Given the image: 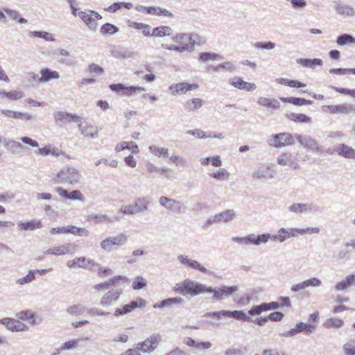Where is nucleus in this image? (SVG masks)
Returning a JSON list of instances; mask_svg holds the SVG:
<instances>
[{"instance_id":"nucleus-1","label":"nucleus","mask_w":355,"mask_h":355,"mask_svg":"<svg viewBox=\"0 0 355 355\" xmlns=\"http://www.w3.org/2000/svg\"><path fill=\"white\" fill-rule=\"evenodd\" d=\"M238 290V286H228L223 285L220 287L212 288L189 279L177 284L175 288V291L182 295H189L191 297H194L205 293L212 294L211 300L213 301H222L225 297L232 295Z\"/></svg>"},{"instance_id":"nucleus-2","label":"nucleus","mask_w":355,"mask_h":355,"mask_svg":"<svg viewBox=\"0 0 355 355\" xmlns=\"http://www.w3.org/2000/svg\"><path fill=\"white\" fill-rule=\"evenodd\" d=\"M81 172L74 166H65L60 169L53 178L55 183L74 186L80 184Z\"/></svg>"},{"instance_id":"nucleus-3","label":"nucleus","mask_w":355,"mask_h":355,"mask_svg":"<svg viewBox=\"0 0 355 355\" xmlns=\"http://www.w3.org/2000/svg\"><path fill=\"white\" fill-rule=\"evenodd\" d=\"M150 205V200L146 197L137 198L133 204L123 205L119 212L123 215H135L138 213L147 212Z\"/></svg>"},{"instance_id":"nucleus-4","label":"nucleus","mask_w":355,"mask_h":355,"mask_svg":"<svg viewBox=\"0 0 355 355\" xmlns=\"http://www.w3.org/2000/svg\"><path fill=\"white\" fill-rule=\"evenodd\" d=\"M127 241V235L123 233H119L116 236H109L101 241L100 247L105 252H111L124 245Z\"/></svg>"},{"instance_id":"nucleus-5","label":"nucleus","mask_w":355,"mask_h":355,"mask_svg":"<svg viewBox=\"0 0 355 355\" xmlns=\"http://www.w3.org/2000/svg\"><path fill=\"white\" fill-rule=\"evenodd\" d=\"M295 139V135L293 136L288 132H282L272 135L268 139V144L272 147L280 148L294 144Z\"/></svg>"},{"instance_id":"nucleus-6","label":"nucleus","mask_w":355,"mask_h":355,"mask_svg":"<svg viewBox=\"0 0 355 355\" xmlns=\"http://www.w3.org/2000/svg\"><path fill=\"white\" fill-rule=\"evenodd\" d=\"M78 17L87 25L90 31H95L98 26L97 21L102 19V16L97 12L89 10L87 12L79 11Z\"/></svg>"},{"instance_id":"nucleus-7","label":"nucleus","mask_w":355,"mask_h":355,"mask_svg":"<svg viewBox=\"0 0 355 355\" xmlns=\"http://www.w3.org/2000/svg\"><path fill=\"white\" fill-rule=\"evenodd\" d=\"M205 317H211L216 320H220L223 317L233 318L236 320H250L243 311H225L208 312L205 314Z\"/></svg>"},{"instance_id":"nucleus-8","label":"nucleus","mask_w":355,"mask_h":355,"mask_svg":"<svg viewBox=\"0 0 355 355\" xmlns=\"http://www.w3.org/2000/svg\"><path fill=\"white\" fill-rule=\"evenodd\" d=\"M295 138L302 147L312 151L313 153H319L322 150L318 141L310 136H302L301 135L295 134Z\"/></svg>"},{"instance_id":"nucleus-9","label":"nucleus","mask_w":355,"mask_h":355,"mask_svg":"<svg viewBox=\"0 0 355 355\" xmlns=\"http://www.w3.org/2000/svg\"><path fill=\"white\" fill-rule=\"evenodd\" d=\"M315 329V326L311 324H307L300 322L296 324L295 327L280 334L281 336L293 337L299 333L304 332L306 334H311Z\"/></svg>"},{"instance_id":"nucleus-10","label":"nucleus","mask_w":355,"mask_h":355,"mask_svg":"<svg viewBox=\"0 0 355 355\" xmlns=\"http://www.w3.org/2000/svg\"><path fill=\"white\" fill-rule=\"evenodd\" d=\"M291 212L298 214L315 213L320 210V206L316 203H293L288 207Z\"/></svg>"},{"instance_id":"nucleus-11","label":"nucleus","mask_w":355,"mask_h":355,"mask_svg":"<svg viewBox=\"0 0 355 355\" xmlns=\"http://www.w3.org/2000/svg\"><path fill=\"white\" fill-rule=\"evenodd\" d=\"M123 289L119 286L115 287L114 289L110 290L102 297L101 300V304L103 306H109L114 304L119 298L121 295Z\"/></svg>"},{"instance_id":"nucleus-12","label":"nucleus","mask_w":355,"mask_h":355,"mask_svg":"<svg viewBox=\"0 0 355 355\" xmlns=\"http://www.w3.org/2000/svg\"><path fill=\"white\" fill-rule=\"evenodd\" d=\"M161 341V336L155 334L148 338L144 342L137 344L140 351L144 353H150L153 352Z\"/></svg>"},{"instance_id":"nucleus-13","label":"nucleus","mask_w":355,"mask_h":355,"mask_svg":"<svg viewBox=\"0 0 355 355\" xmlns=\"http://www.w3.org/2000/svg\"><path fill=\"white\" fill-rule=\"evenodd\" d=\"M198 87V86L196 84H190L186 82H182L171 85L168 89L171 94L173 96H175L178 94H184L187 92L192 89H196Z\"/></svg>"},{"instance_id":"nucleus-14","label":"nucleus","mask_w":355,"mask_h":355,"mask_svg":"<svg viewBox=\"0 0 355 355\" xmlns=\"http://www.w3.org/2000/svg\"><path fill=\"white\" fill-rule=\"evenodd\" d=\"M145 306V301L141 298H139L135 301H132L130 304L123 306L121 308L116 309L114 315L116 317L130 313L137 307H144Z\"/></svg>"},{"instance_id":"nucleus-15","label":"nucleus","mask_w":355,"mask_h":355,"mask_svg":"<svg viewBox=\"0 0 355 355\" xmlns=\"http://www.w3.org/2000/svg\"><path fill=\"white\" fill-rule=\"evenodd\" d=\"M159 204L161 207L173 212H180L182 207L180 201L164 196L159 198Z\"/></svg>"},{"instance_id":"nucleus-16","label":"nucleus","mask_w":355,"mask_h":355,"mask_svg":"<svg viewBox=\"0 0 355 355\" xmlns=\"http://www.w3.org/2000/svg\"><path fill=\"white\" fill-rule=\"evenodd\" d=\"M0 324L4 325L8 330L12 331H24L28 329L25 324L18 320L10 318L1 319Z\"/></svg>"},{"instance_id":"nucleus-17","label":"nucleus","mask_w":355,"mask_h":355,"mask_svg":"<svg viewBox=\"0 0 355 355\" xmlns=\"http://www.w3.org/2000/svg\"><path fill=\"white\" fill-rule=\"evenodd\" d=\"M327 109L333 114L355 115V106L349 103H343L336 105H328Z\"/></svg>"},{"instance_id":"nucleus-18","label":"nucleus","mask_w":355,"mask_h":355,"mask_svg":"<svg viewBox=\"0 0 355 355\" xmlns=\"http://www.w3.org/2000/svg\"><path fill=\"white\" fill-rule=\"evenodd\" d=\"M173 42L178 44L179 47H183V52L191 51L193 45L191 44V37L187 33H178L172 37Z\"/></svg>"},{"instance_id":"nucleus-19","label":"nucleus","mask_w":355,"mask_h":355,"mask_svg":"<svg viewBox=\"0 0 355 355\" xmlns=\"http://www.w3.org/2000/svg\"><path fill=\"white\" fill-rule=\"evenodd\" d=\"M55 191L60 196L64 199L80 201L84 200L83 195L79 190H73L69 192L62 187H57Z\"/></svg>"},{"instance_id":"nucleus-20","label":"nucleus","mask_w":355,"mask_h":355,"mask_svg":"<svg viewBox=\"0 0 355 355\" xmlns=\"http://www.w3.org/2000/svg\"><path fill=\"white\" fill-rule=\"evenodd\" d=\"M111 55L115 58L119 60L128 58L135 59L137 56V53L130 51L127 49L120 46H114L111 50Z\"/></svg>"},{"instance_id":"nucleus-21","label":"nucleus","mask_w":355,"mask_h":355,"mask_svg":"<svg viewBox=\"0 0 355 355\" xmlns=\"http://www.w3.org/2000/svg\"><path fill=\"white\" fill-rule=\"evenodd\" d=\"M54 119L56 121L62 123H69L71 122H80L81 117L76 114H70L66 112L58 111L53 114Z\"/></svg>"},{"instance_id":"nucleus-22","label":"nucleus","mask_w":355,"mask_h":355,"mask_svg":"<svg viewBox=\"0 0 355 355\" xmlns=\"http://www.w3.org/2000/svg\"><path fill=\"white\" fill-rule=\"evenodd\" d=\"M178 260L184 266L199 270L203 273H207L208 272L207 269L205 267L202 266L197 261L189 259L187 256L182 254L179 255L178 257Z\"/></svg>"},{"instance_id":"nucleus-23","label":"nucleus","mask_w":355,"mask_h":355,"mask_svg":"<svg viewBox=\"0 0 355 355\" xmlns=\"http://www.w3.org/2000/svg\"><path fill=\"white\" fill-rule=\"evenodd\" d=\"M270 167L269 165H261L252 173V177L258 180H267L274 178V175L269 173Z\"/></svg>"},{"instance_id":"nucleus-24","label":"nucleus","mask_w":355,"mask_h":355,"mask_svg":"<svg viewBox=\"0 0 355 355\" xmlns=\"http://www.w3.org/2000/svg\"><path fill=\"white\" fill-rule=\"evenodd\" d=\"M77 245L73 243H67L54 247V252L56 256L74 254L76 252Z\"/></svg>"},{"instance_id":"nucleus-25","label":"nucleus","mask_w":355,"mask_h":355,"mask_svg":"<svg viewBox=\"0 0 355 355\" xmlns=\"http://www.w3.org/2000/svg\"><path fill=\"white\" fill-rule=\"evenodd\" d=\"M277 163L282 166H288L293 169H299L300 165L293 160L291 153H283L277 157Z\"/></svg>"},{"instance_id":"nucleus-26","label":"nucleus","mask_w":355,"mask_h":355,"mask_svg":"<svg viewBox=\"0 0 355 355\" xmlns=\"http://www.w3.org/2000/svg\"><path fill=\"white\" fill-rule=\"evenodd\" d=\"M335 10L337 14L344 17H353L355 15V9L347 4L336 2Z\"/></svg>"},{"instance_id":"nucleus-27","label":"nucleus","mask_w":355,"mask_h":355,"mask_svg":"<svg viewBox=\"0 0 355 355\" xmlns=\"http://www.w3.org/2000/svg\"><path fill=\"white\" fill-rule=\"evenodd\" d=\"M78 129L80 131L81 134L85 137L96 139L98 136L96 127L88 125L87 123H80L78 125Z\"/></svg>"},{"instance_id":"nucleus-28","label":"nucleus","mask_w":355,"mask_h":355,"mask_svg":"<svg viewBox=\"0 0 355 355\" xmlns=\"http://www.w3.org/2000/svg\"><path fill=\"white\" fill-rule=\"evenodd\" d=\"M270 238V234H262L259 235H255L254 234H250L248 235V245H259L261 243H266L268 241V239Z\"/></svg>"},{"instance_id":"nucleus-29","label":"nucleus","mask_w":355,"mask_h":355,"mask_svg":"<svg viewBox=\"0 0 355 355\" xmlns=\"http://www.w3.org/2000/svg\"><path fill=\"white\" fill-rule=\"evenodd\" d=\"M355 285V272L347 275L344 279L335 285L337 291H342Z\"/></svg>"},{"instance_id":"nucleus-30","label":"nucleus","mask_w":355,"mask_h":355,"mask_svg":"<svg viewBox=\"0 0 355 355\" xmlns=\"http://www.w3.org/2000/svg\"><path fill=\"white\" fill-rule=\"evenodd\" d=\"M122 279H125V277L120 275L114 277V278L110 279L105 282L96 284L94 286V288L97 291H101L103 290H107L112 286L117 287L118 282Z\"/></svg>"},{"instance_id":"nucleus-31","label":"nucleus","mask_w":355,"mask_h":355,"mask_svg":"<svg viewBox=\"0 0 355 355\" xmlns=\"http://www.w3.org/2000/svg\"><path fill=\"white\" fill-rule=\"evenodd\" d=\"M320 228L319 227H308L306 229H300V228H289L286 229V236L288 238L297 236L298 234H303L306 232L311 233H319Z\"/></svg>"},{"instance_id":"nucleus-32","label":"nucleus","mask_w":355,"mask_h":355,"mask_svg":"<svg viewBox=\"0 0 355 355\" xmlns=\"http://www.w3.org/2000/svg\"><path fill=\"white\" fill-rule=\"evenodd\" d=\"M1 112L5 116L8 118L19 119L21 120H31L33 118L31 114L21 112H15L6 109H3Z\"/></svg>"},{"instance_id":"nucleus-33","label":"nucleus","mask_w":355,"mask_h":355,"mask_svg":"<svg viewBox=\"0 0 355 355\" xmlns=\"http://www.w3.org/2000/svg\"><path fill=\"white\" fill-rule=\"evenodd\" d=\"M172 28L167 26H161L152 29L150 36L155 37H163L172 35Z\"/></svg>"},{"instance_id":"nucleus-34","label":"nucleus","mask_w":355,"mask_h":355,"mask_svg":"<svg viewBox=\"0 0 355 355\" xmlns=\"http://www.w3.org/2000/svg\"><path fill=\"white\" fill-rule=\"evenodd\" d=\"M19 229L25 231H33L36 229H40L42 227V224L40 220H32L27 222H19L17 223Z\"/></svg>"},{"instance_id":"nucleus-35","label":"nucleus","mask_w":355,"mask_h":355,"mask_svg":"<svg viewBox=\"0 0 355 355\" xmlns=\"http://www.w3.org/2000/svg\"><path fill=\"white\" fill-rule=\"evenodd\" d=\"M297 63L304 67L313 69L316 66H322L323 62L321 59L319 58H300L297 60Z\"/></svg>"},{"instance_id":"nucleus-36","label":"nucleus","mask_w":355,"mask_h":355,"mask_svg":"<svg viewBox=\"0 0 355 355\" xmlns=\"http://www.w3.org/2000/svg\"><path fill=\"white\" fill-rule=\"evenodd\" d=\"M336 151L338 153L348 159H355V149L344 144L338 146Z\"/></svg>"},{"instance_id":"nucleus-37","label":"nucleus","mask_w":355,"mask_h":355,"mask_svg":"<svg viewBox=\"0 0 355 355\" xmlns=\"http://www.w3.org/2000/svg\"><path fill=\"white\" fill-rule=\"evenodd\" d=\"M41 77L39 79L40 83H46L51 79H58L59 73L55 71H52L50 69L46 68L40 71Z\"/></svg>"},{"instance_id":"nucleus-38","label":"nucleus","mask_w":355,"mask_h":355,"mask_svg":"<svg viewBox=\"0 0 355 355\" xmlns=\"http://www.w3.org/2000/svg\"><path fill=\"white\" fill-rule=\"evenodd\" d=\"M184 302V300L181 297H172L167 298L159 303L155 304L153 307L155 309H163L166 306H170L173 304H182Z\"/></svg>"},{"instance_id":"nucleus-39","label":"nucleus","mask_w":355,"mask_h":355,"mask_svg":"<svg viewBox=\"0 0 355 355\" xmlns=\"http://www.w3.org/2000/svg\"><path fill=\"white\" fill-rule=\"evenodd\" d=\"M88 220L97 223H111L114 220L105 214H91L88 216Z\"/></svg>"},{"instance_id":"nucleus-40","label":"nucleus","mask_w":355,"mask_h":355,"mask_svg":"<svg viewBox=\"0 0 355 355\" xmlns=\"http://www.w3.org/2000/svg\"><path fill=\"white\" fill-rule=\"evenodd\" d=\"M125 149L130 150L133 153H139L138 146L135 144L133 141H122L121 143L117 144L115 148L116 152H120Z\"/></svg>"},{"instance_id":"nucleus-41","label":"nucleus","mask_w":355,"mask_h":355,"mask_svg":"<svg viewBox=\"0 0 355 355\" xmlns=\"http://www.w3.org/2000/svg\"><path fill=\"white\" fill-rule=\"evenodd\" d=\"M257 103L262 106L270 107L273 109H279L280 107L279 102L275 98H268L266 97H259Z\"/></svg>"},{"instance_id":"nucleus-42","label":"nucleus","mask_w":355,"mask_h":355,"mask_svg":"<svg viewBox=\"0 0 355 355\" xmlns=\"http://www.w3.org/2000/svg\"><path fill=\"white\" fill-rule=\"evenodd\" d=\"M280 100L284 103H289L297 106L311 105L312 103L309 100L297 97H282Z\"/></svg>"},{"instance_id":"nucleus-43","label":"nucleus","mask_w":355,"mask_h":355,"mask_svg":"<svg viewBox=\"0 0 355 355\" xmlns=\"http://www.w3.org/2000/svg\"><path fill=\"white\" fill-rule=\"evenodd\" d=\"M16 317L19 320L27 321L31 325L35 324V314L31 310L19 312L17 313Z\"/></svg>"},{"instance_id":"nucleus-44","label":"nucleus","mask_w":355,"mask_h":355,"mask_svg":"<svg viewBox=\"0 0 355 355\" xmlns=\"http://www.w3.org/2000/svg\"><path fill=\"white\" fill-rule=\"evenodd\" d=\"M128 26L137 30H142V33L146 37L150 36L151 27L148 24L136 21H129Z\"/></svg>"},{"instance_id":"nucleus-45","label":"nucleus","mask_w":355,"mask_h":355,"mask_svg":"<svg viewBox=\"0 0 355 355\" xmlns=\"http://www.w3.org/2000/svg\"><path fill=\"white\" fill-rule=\"evenodd\" d=\"M148 14L157 16H165L168 17H173V13L169 10L161 7L156 6H149Z\"/></svg>"},{"instance_id":"nucleus-46","label":"nucleus","mask_w":355,"mask_h":355,"mask_svg":"<svg viewBox=\"0 0 355 355\" xmlns=\"http://www.w3.org/2000/svg\"><path fill=\"white\" fill-rule=\"evenodd\" d=\"M212 69L213 71L216 72H218L220 69H224L229 72H233L236 70V65L232 62H225L221 64H219L217 66H209L208 69Z\"/></svg>"},{"instance_id":"nucleus-47","label":"nucleus","mask_w":355,"mask_h":355,"mask_svg":"<svg viewBox=\"0 0 355 355\" xmlns=\"http://www.w3.org/2000/svg\"><path fill=\"white\" fill-rule=\"evenodd\" d=\"M67 234L70 233L73 235H78L81 236H88L89 232L85 227H77L74 225H68L66 227Z\"/></svg>"},{"instance_id":"nucleus-48","label":"nucleus","mask_w":355,"mask_h":355,"mask_svg":"<svg viewBox=\"0 0 355 355\" xmlns=\"http://www.w3.org/2000/svg\"><path fill=\"white\" fill-rule=\"evenodd\" d=\"M204 101L198 98H193L189 101L187 102L185 105V109L186 110L189 112H193L195 110H197L200 109Z\"/></svg>"},{"instance_id":"nucleus-49","label":"nucleus","mask_w":355,"mask_h":355,"mask_svg":"<svg viewBox=\"0 0 355 355\" xmlns=\"http://www.w3.org/2000/svg\"><path fill=\"white\" fill-rule=\"evenodd\" d=\"M86 311V307L81 304L71 305L67 309L69 314L76 316L83 315Z\"/></svg>"},{"instance_id":"nucleus-50","label":"nucleus","mask_w":355,"mask_h":355,"mask_svg":"<svg viewBox=\"0 0 355 355\" xmlns=\"http://www.w3.org/2000/svg\"><path fill=\"white\" fill-rule=\"evenodd\" d=\"M148 149L150 153L159 157H168V150L166 148H161L155 145H150Z\"/></svg>"},{"instance_id":"nucleus-51","label":"nucleus","mask_w":355,"mask_h":355,"mask_svg":"<svg viewBox=\"0 0 355 355\" xmlns=\"http://www.w3.org/2000/svg\"><path fill=\"white\" fill-rule=\"evenodd\" d=\"M276 82L279 84L288 85L291 87L300 88V87H304L306 86L305 84H304L298 80H289V79L284 78H277Z\"/></svg>"},{"instance_id":"nucleus-52","label":"nucleus","mask_w":355,"mask_h":355,"mask_svg":"<svg viewBox=\"0 0 355 355\" xmlns=\"http://www.w3.org/2000/svg\"><path fill=\"white\" fill-rule=\"evenodd\" d=\"M3 11L11 19L17 21L19 24H26L28 22L27 19L19 17V13L17 10L3 8Z\"/></svg>"},{"instance_id":"nucleus-53","label":"nucleus","mask_w":355,"mask_h":355,"mask_svg":"<svg viewBox=\"0 0 355 355\" xmlns=\"http://www.w3.org/2000/svg\"><path fill=\"white\" fill-rule=\"evenodd\" d=\"M210 176L217 180L223 181L227 180L229 178L230 173L227 172L226 169L220 168L218 170L211 173Z\"/></svg>"},{"instance_id":"nucleus-54","label":"nucleus","mask_w":355,"mask_h":355,"mask_svg":"<svg viewBox=\"0 0 355 355\" xmlns=\"http://www.w3.org/2000/svg\"><path fill=\"white\" fill-rule=\"evenodd\" d=\"M119 31V29L118 27L110 23H106L103 24L100 30L101 34L110 35H114L118 33Z\"/></svg>"},{"instance_id":"nucleus-55","label":"nucleus","mask_w":355,"mask_h":355,"mask_svg":"<svg viewBox=\"0 0 355 355\" xmlns=\"http://www.w3.org/2000/svg\"><path fill=\"white\" fill-rule=\"evenodd\" d=\"M220 222H228L233 220L236 216V213L233 209L225 210L218 214Z\"/></svg>"},{"instance_id":"nucleus-56","label":"nucleus","mask_w":355,"mask_h":355,"mask_svg":"<svg viewBox=\"0 0 355 355\" xmlns=\"http://www.w3.org/2000/svg\"><path fill=\"white\" fill-rule=\"evenodd\" d=\"M221 56L216 53L202 52L199 54V60L202 62H208L209 60H220Z\"/></svg>"},{"instance_id":"nucleus-57","label":"nucleus","mask_w":355,"mask_h":355,"mask_svg":"<svg viewBox=\"0 0 355 355\" xmlns=\"http://www.w3.org/2000/svg\"><path fill=\"white\" fill-rule=\"evenodd\" d=\"M35 279V270H30L26 276L17 279L16 282L19 285H24L32 282Z\"/></svg>"},{"instance_id":"nucleus-58","label":"nucleus","mask_w":355,"mask_h":355,"mask_svg":"<svg viewBox=\"0 0 355 355\" xmlns=\"http://www.w3.org/2000/svg\"><path fill=\"white\" fill-rule=\"evenodd\" d=\"M29 35L33 37L43 38L46 41H55L53 34L45 31H31Z\"/></svg>"},{"instance_id":"nucleus-59","label":"nucleus","mask_w":355,"mask_h":355,"mask_svg":"<svg viewBox=\"0 0 355 355\" xmlns=\"http://www.w3.org/2000/svg\"><path fill=\"white\" fill-rule=\"evenodd\" d=\"M344 324V322L343 320L336 318H331L327 320V321L324 323V326L326 328L336 327L339 328L343 327Z\"/></svg>"},{"instance_id":"nucleus-60","label":"nucleus","mask_w":355,"mask_h":355,"mask_svg":"<svg viewBox=\"0 0 355 355\" xmlns=\"http://www.w3.org/2000/svg\"><path fill=\"white\" fill-rule=\"evenodd\" d=\"M290 119L295 122L309 123L311 121V117L304 114L292 113L290 115Z\"/></svg>"},{"instance_id":"nucleus-61","label":"nucleus","mask_w":355,"mask_h":355,"mask_svg":"<svg viewBox=\"0 0 355 355\" xmlns=\"http://www.w3.org/2000/svg\"><path fill=\"white\" fill-rule=\"evenodd\" d=\"M286 234V229L282 227L278 230L277 234L270 235V239H271L272 241H278L282 243L288 239Z\"/></svg>"},{"instance_id":"nucleus-62","label":"nucleus","mask_w":355,"mask_h":355,"mask_svg":"<svg viewBox=\"0 0 355 355\" xmlns=\"http://www.w3.org/2000/svg\"><path fill=\"white\" fill-rule=\"evenodd\" d=\"M336 42L340 46H344L347 43H355V39L350 35L343 34L337 37Z\"/></svg>"},{"instance_id":"nucleus-63","label":"nucleus","mask_w":355,"mask_h":355,"mask_svg":"<svg viewBox=\"0 0 355 355\" xmlns=\"http://www.w3.org/2000/svg\"><path fill=\"white\" fill-rule=\"evenodd\" d=\"M145 90V88L140 86H125L123 94L125 96H133Z\"/></svg>"},{"instance_id":"nucleus-64","label":"nucleus","mask_w":355,"mask_h":355,"mask_svg":"<svg viewBox=\"0 0 355 355\" xmlns=\"http://www.w3.org/2000/svg\"><path fill=\"white\" fill-rule=\"evenodd\" d=\"M346 355H355V340H351L343 345Z\"/></svg>"}]
</instances>
